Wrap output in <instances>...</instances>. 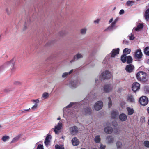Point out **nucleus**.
Instances as JSON below:
<instances>
[{
  "instance_id": "1",
  "label": "nucleus",
  "mask_w": 149,
  "mask_h": 149,
  "mask_svg": "<svg viewBox=\"0 0 149 149\" xmlns=\"http://www.w3.org/2000/svg\"><path fill=\"white\" fill-rule=\"evenodd\" d=\"M136 78L138 80L142 82H145L147 80L146 74L143 71L138 72L136 75Z\"/></svg>"
},
{
  "instance_id": "2",
  "label": "nucleus",
  "mask_w": 149,
  "mask_h": 149,
  "mask_svg": "<svg viewBox=\"0 0 149 149\" xmlns=\"http://www.w3.org/2000/svg\"><path fill=\"white\" fill-rule=\"evenodd\" d=\"M112 75L111 72L108 71L104 72L101 75V78L102 79H109L112 77Z\"/></svg>"
},
{
  "instance_id": "3",
  "label": "nucleus",
  "mask_w": 149,
  "mask_h": 149,
  "mask_svg": "<svg viewBox=\"0 0 149 149\" xmlns=\"http://www.w3.org/2000/svg\"><path fill=\"white\" fill-rule=\"evenodd\" d=\"M113 86L111 84H108L104 85L103 87V90L104 92L106 93H109L112 91L113 89Z\"/></svg>"
},
{
  "instance_id": "4",
  "label": "nucleus",
  "mask_w": 149,
  "mask_h": 149,
  "mask_svg": "<svg viewBox=\"0 0 149 149\" xmlns=\"http://www.w3.org/2000/svg\"><path fill=\"white\" fill-rule=\"evenodd\" d=\"M148 99L146 96H142L139 99V102L140 104L143 106L147 105L148 103Z\"/></svg>"
},
{
  "instance_id": "5",
  "label": "nucleus",
  "mask_w": 149,
  "mask_h": 149,
  "mask_svg": "<svg viewBox=\"0 0 149 149\" xmlns=\"http://www.w3.org/2000/svg\"><path fill=\"white\" fill-rule=\"evenodd\" d=\"M63 127L62 123L60 122H59L57 125L55 126L54 130L55 133L58 134L59 133V131L61 130Z\"/></svg>"
},
{
  "instance_id": "6",
  "label": "nucleus",
  "mask_w": 149,
  "mask_h": 149,
  "mask_svg": "<svg viewBox=\"0 0 149 149\" xmlns=\"http://www.w3.org/2000/svg\"><path fill=\"white\" fill-rule=\"evenodd\" d=\"M69 130L70 132L71 135H74L78 132L79 129L77 126H74L70 127Z\"/></svg>"
},
{
  "instance_id": "7",
  "label": "nucleus",
  "mask_w": 149,
  "mask_h": 149,
  "mask_svg": "<svg viewBox=\"0 0 149 149\" xmlns=\"http://www.w3.org/2000/svg\"><path fill=\"white\" fill-rule=\"evenodd\" d=\"M103 106L102 102L101 101H98L95 103L94 108L95 110L98 111L102 109Z\"/></svg>"
},
{
  "instance_id": "8",
  "label": "nucleus",
  "mask_w": 149,
  "mask_h": 149,
  "mask_svg": "<svg viewBox=\"0 0 149 149\" xmlns=\"http://www.w3.org/2000/svg\"><path fill=\"white\" fill-rule=\"evenodd\" d=\"M79 82L77 80L71 81L69 84V86L71 88H75L79 84Z\"/></svg>"
},
{
  "instance_id": "9",
  "label": "nucleus",
  "mask_w": 149,
  "mask_h": 149,
  "mask_svg": "<svg viewBox=\"0 0 149 149\" xmlns=\"http://www.w3.org/2000/svg\"><path fill=\"white\" fill-rule=\"evenodd\" d=\"M114 139L113 137L111 136H107L106 138V142L108 144H111L113 143Z\"/></svg>"
},
{
  "instance_id": "10",
  "label": "nucleus",
  "mask_w": 149,
  "mask_h": 149,
  "mask_svg": "<svg viewBox=\"0 0 149 149\" xmlns=\"http://www.w3.org/2000/svg\"><path fill=\"white\" fill-rule=\"evenodd\" d=\"M134 68V67L133 65L129 64L126 66L125 70L128 72L131 73L133 71Z\"/></svg>"
},
{
  "instance_id": "11",
  "label": "nucleus",
  "mask_w": 149,
  "mask_h": 149,
  "mask_svg": "<svg viewBox=\"0 0 149 149\" xmlns=\"http://www.w3.org/2000/svg\"><path fill=\"white\" fill-rule=\"evenodd\" d=\"M132 90L135 92L140 88V84L137 82L134 83L132 86Z\"/></svg>"
},
{
  "instance_id": "12",
  "label": "nucleus",
  "mask_w": 149,
  "mask_h": 149,
  "mask_svg": "<svg viewBox=\"0 0 149 149\" xmlns=\"http://www.w3.org/2000/svg\"><path fill=\"white\" fill-rule=\"evenodd\" d=\"M104 132L107 134H111L113 131V128L111 127H106L104 128Z\"/></svg>"
},
{
  "instance_id": "13",
  "label": "nucleus",
  "mask_w": 149,
  "mask_h": 149,
  "mask_svg": "<svg viewBox=\"0 0 149 149\" xmlns=\"http://www.w3.org/2000/svg\"><path fill=\"white\" fill-rule=\"evenodd\" d=\"M119 48L113 49L111 52V56L112 57H114L115 56L119 54Z\"/></svg>"
},
{
  "instance_id": "14",
  "label": "nucleus",
  "mask_w": 149,
  "mask_h": 149,
  "mask_svg": "<svg viewBox=\"0 0 149 149\" xmlns=\"http://www.w3.org/2000/svg\"><path fill=\"white\" fill-rule=\"evenodd\" d=\"M127 116L125 114L122 113L120 115L119 118L121 121L123 122L126 121L127 119Z\"/></svg>"
},
{
  "instance_id": "15",
  "label": "nucleus",
  "mask_w": 149,
  "mask_h": 149,
  "mask_svg": "<svg viewBox=\"0 0 149 149\" xmlns=\"http://www.w3.org/2000/svg\"><path fill=\"white\" fill-rule=\"evenodd\" d=\"M142 53L140 50H137L135 54V57L139 59L141 58Z\"/></svg>"
},
{
  "instance_id": "16",
  "label": "nucleus",
  "mask_w": 149,
  "mask_h": 149,
  "mask_svg": "<svg viewBox=\"0 0 149 149\" xmlns=\"http://www.w3.org/2000/svg\"><path fill=\"white\" fill-rule=\"evenodd\" d=\"M74 104V103L73 102H71L69 105L64 107L63 109V112H66L67 113H69V111L70 109V108L73 104Z\"/></svg>"
},
{
  "instance_id": "17",
  "label": "nucleus",
  "mask_w": 149,
  "mask_h": 149,
  "mask_svg": "<svg viewBox=\"0 0 149 149\" xmlns=\"http://www.w3.org/2000/svg\"><path fill=\"white\" fill-rule=\"evenodd\" d=\"M127 100L128 102L131 103H134L135 102V100L134 97L130 95L127 96Z\"/></svg>"
},
{
  "instance_id": "18",
  "label": "nucleus",
  "mask_w": 149,
  "mask_h": 149,
  "mask_svg": "<svg viewBox=\"0 0 149 149\" xmlns=\"http://www.w3.org/2000/svg\"><path fill=\"white\" fill-rule=\"evenodd\" d=\"M119 114L118 112L116 110H113L112 111L111 116L113 119H115L117 117Z\"/></svg>"
},
{
  "instance_id": "19",
  "label": "nucleus",
  "mask_w": 149,
  "mask_h": 149,
  "mask_svg": "<svg viewBox=\"0 0 149 149\" xmlns=\"http://www.w3.org/2000/svg\"><path fill=\"white\" fill-rule=\"evenodd\" d=\"M73 69H72L68 72H65L63 73L62 75V77L63 79H66L68 75L71 74L73 72Z\"/></svg>"
},
{
  "instance_id": "20",
  "label": "nucleus",
  "mask_w": 149,
  "mask_h": 149,
  "mask_svg": "<svg viewBox=\"0 0 149 149\" xmlns=\"http://www.w3.org/2000/svg\"><path fill=\"white\" fill-rule=\"evenodd\" d=\"M72 142L73 145L74 146L78 145L79 143V141L76 137L73 138L72 140Z\"/></svg>"
},
{
  "instance_id": "21",
  "label": "nucleus",
  "mask_w": 149,
  "mask_h": 149,
  "mask_svg": "<svg viewBox=\"0 0 149 149\" xmlns=\"http://www.w3.org/2000/svg\"><path fill=\"white\" fill-rule=\"evenodd\" d=\"M52 136L51 135H49L47 136L45 139V143L46 146H47L49 143L50 142V140L51 139Z\"/></svg>"
},
{
  "instance_id": "22",
  "label": "nucleus",
  "mask_w": 149,
  "mask_h": 149,
  "mask_svg": "<svg viewBox=\"0 0 149 149\" xmlns=\"http://www.w3.org/2000/svg\"><path fill=\"white\" fill-rule=\"evenodd\" d=\"M91 109L89 107H86L84 109L83 113L85 114H90L91 113Z\"/></svg>"
},
{
  "instance_id": "23",
  "label": "nucleus",
  "mask_w": 149,
  "mask_h": 149,
  "mask_svg": "<svg viewBox=\"0 0 149 149\" xmlns=\"http://www.w3.org/2000/svg\"><path fill=\"white\" fill-rule=\"evenodd\" d=\"M126 109L128 112V115H132L134 113V110L133 108L130 107H128Z\"/></svg>"
},
{
  "instance_id": "24",
  "label": "nucleus",
  "mask_w": 149,
  "mask_h": 149,
  "mask_svg": "<svg viewBox=\"0 0 149 149\" xmlns=\"http://www.w3.org/2000/svg\"><path fill=\"white\" fill-rule=\"evenodd\" d=\"M83 57V55L80 53H78L74 57V60H78Z\"/></svg>"
},
{
  "instance_id": "25",
  "label": "nucleus",
  "mask_w": 149,
  "mask_h": 149,
  "mask_svg": "<svg viewBox=\"0 0 149 149\" xmlns=\"http://www.w3.org/2000/svg\"><path fill=\"white\" fill-rule=\"evenodd\" d=\"M144 16L146 20L148 21L149 20V8L146 11Z\"/></svg>"
},
{
  "instance_id": "26",
  "label": "nucleus",
  "mask_w": 149,
  "mask_h": 149,
  "mask_svg": "<svg viewBox=\"0 0 149 149\" xmlns=\"http://www.w3.org/2000/svg\"><path fill=\"white\" fill-rule=\"evenodd\" d=\"M87 31V28L86 27H84L80 30V33L81 35H85L86 34Z\"/></svg>"
},
{
  "instance_id": "27",
  "label": "nucleus",
  "mask_w": 149,
  "mask_h": 149,
  "mask_svg": "<svg viewBox=\"0 0 149 149\" xmlns=\"http://www.w3.org/2000/svg\"><path fill=\"white\" fill-rule=\"evenodd\" d=\"M15 61L13 59H12L10 61H8L6 63L7 65L9 66H12L13 68V66L14 65Z\"/></svg>"
},
{
  "instance_id": "28",
  "label": "nucleus",
  "mask_w": 149,
  "mask_h": 149,
  "mask_svg": "<svg viewBox=\"0 0 149 149\" xmlns=\"http://www.w3.org/2000/svg\"><path fill=\"white\" fill-rule=\"evenodd\" d=\"M49 96V94L47 92H45L42 95V100L46 99Z\"/></svg>"
},
{
  "instance_id": "29",
  "label": "nucleus",
  "mask_w": 149,
  "mask_h": 149,
  "mask_svg": "<svg viewBox=\"0 0 149 149\" xmlns=\"http://www.w3.org/2000/svg\"><path fill=\"white\" fill-rule=\"evenodd\" d=\"M143 27V25L142 24H139L137 25V27L136 28H134L133 29H134L136 31H139Z\"/></svg>"
},
{
  "instance_id": "30",
  "label": "nucleus",
  "mask_w": 149,
  "mask_h": 149,
  "mask_svg": "<svg viewBox=\"0 0 149 149\" xmlns=\"http://www.w3.org/2000/svg\"><path fill=\"white\" fill-rule=\"evenodd\" d=\"M131 50L130 49H128L127 48H125L123 51V53L124 54L127 55L130 53L131 52Z\"/></svg>"
},
{
  "instance_id": "31",
  "label": "nucleus",
  "mask_w": 149,
  "mask_h": 149,
  "mask_svg": "<svg viewBox=\"0 0 149 149\" xmlns=\"http://www.w3.org/2000/svg\"><path fill=\"white\" fill-rule=\"evenodd\" d=\"M126 61L127 63H130L132 62V58L131 56H129L127 57Z\"/></svg>"
},
{
  "instance_id": "32",
  "label": "nucleus",
  "mask_w": 149,
  "mask_h": 149,
  "mask_svg": "<svg viewBox=\"0 0 149 149\" xmlns=\"http://www.w3.org/2000/svg\"><path fill=\"white\" fill-rule=\"evenodd\" d=\"M127 56L125 54H123L121 57V60L122 62L123 63H125L126 61Z\"/></svg>"
},
{
  "instance_id": "33",
  "label": "nucleus",
  "mask_w": 149,
  "mask_h": 149,
  "mask_svg": "<svg viewBox=\"0 0 149 149\" xmlns=\"http://www.w3.org/2000/svg\"><path fill=\"white\" fill-rule=\"evenodd\" d=\"M94 140L96 143H99L101 140V139L100 137V136L97 135L95 136L94 139Z\"/></svg>"
},
{
  "instance_id": "34",
  "label": "nucleus",
  "mask_w": 149,
  "mask_h": 149,
  "mask_svg": "<svg viewBox=\"0 0 149 149\" xmlns=\"http://www.w3.org/2000/svg\"><path fill=\"white\" fill-rule=\"evenodd\" d=\"M144 52L146 55L149 56V47H147L145 49Z\"/></svg>"
},
{
  "instance_id": "35",
  "label": "nucleus",
  "mask_w": 149,
  "mask_h": 149,
  "mask_svg": "<svg viewBox=\"0 0 149 149\" xmlns=\"http://www.w3.org/2000/svg\"><path fill=\"white\" fill-rule=\"evenodd\" d=\"M116 23L115 22H113L111 24V25L109 26L107 29H112L114 27Z\"/></svg>"
},
{
  "instance_id": "36",
  "label": "nucleus",
  "mask_w": 149,
  "mask_h": 149,
  "mask_svg": "<svg viewBox=\"0 0 149 149\" xmlns=\"http://www.w3.org/2000/svg\"><path fill=\"white\" fill-rule=\"evenodd\" d=\"M144 146L147 148H149V141H146L143 142Z\"/></svg>"
},
{
  "instance_id": "37",
  "label": "nucleus",
  "mask_w": 149,
  "mask_h": 149,
  "mask_svg": "<svg viewBox=\"0 0 149 149\" xmlns=\"http://www.w3.org/2000/svg\"><path fill=\"white\" fill-rule=\"evenodd\" d=\"M55 148L56 149H64L63 146L62 145H56L55 146Z\"/></svg>"
},
{
  "instance_id": "38",
  "label": "nucleus",
  "mask_w": 149,
  "mask_h": 149,
  "mask_svg": "<svg viewBox=\"0 0 149 149\" xmlns=\"http://www.w3.org/2000/svg\"><path fill=\"white\" fill-rule=\"evenodd\" d=\"M116 145L118 148H121L122 146V143L120 141L117 142L116 143Z\"/></svg>"
},
{
  "instance_id": "39",
  "label": "nucleus",
  "mask_w": 149,
  "mask_h": 149,
  "mask_svg": "<svg viewBox=\"0 0 149 149\" xmlns=\"http://www.w3.org/2000/svg\"><path fill=\"white\" fill-rule=\"evenodd\" d=\"M134 3V2L130 1H128L127 2V4L128 6H132Z\"/></svg>"
},
{
  "instance_id": "40",
  "label": "nucleus",
  "mask_w": 149,
  "mask_h": 149,
  "mask_svg": "<svg viewBox=\"0 0 149 149\" xmlns=\"http://www.w3.org/2000/svg\"><path fill=\"white\" fill-rule=\"evenodd\" d=\"M38 104L37 103H35L34 105H33L31 108V109L33 111L37 109Z\"/></svg>"
},
{
  "instance_id": "41",
  "label": "nucleus",
  "mask_w": 149,
  "mask_h": 149,
  "mask_svg": "<svg viewBox=\"0 0 149 149\" xmlns=\"http://www.w3.org/2000/svg\"><path fill=\"white\" fill-rule=\"evenodd\" d=\"M9 137L7 136H4L2 138V140L5 142L9 139Z\"/></svg>"
},
{
  "instance_id": "42",
  "label": "nucleus",
  "mask_w": 149,
  "mask_h": 149,
  "mask_svg": "<svg viewBox=\"0 0 149 149\" xmlns=\"http://www.w3.org/2000/svg\"><path fill=\"white\" fill-rule=\"evenodd\" d=\"M19 136H17L14 138L12 140V142L14 143L17 142L19 140Z\"/></svg>"
},
{
  "instance_id": "43",
  "label": "nucleus",
  "mask_w": 149,
  "mask_h": 149,
  "mask_svg": "<svg viewBox=\"0 0 149 149\" xmlns=\"http://www.w3.org/2000/svg\"><path fill=\"white\" fill-rule=\"evenodd\" d=\"M140 122L141 123H144L145 122V117L142 116L141 117L140 119Z\"/></svg>"
},
{
  "instance_id": "44",
  "label": "nucleus",
  "mask_w": 149,
  "mask_h": 149,
  "mask_svg": "<svg viewBox=\"0 0 149 149\" xmlns=\"http://www.w3.org/2000/svg\"><path fill=\"white\" fill-rule=\"evenodd\" d=\"M30 109L29 108L28 109L20 110L19 111H21V114H23L28 112Z\"/></svg>"
},
{
  "instance_id": "45",
  "label": "nucleus",
  "mask_w": 149,
  "mask_h": 149,
  "mask_svg": "<svg viewBox=\"0 0 149 149\" xmlns=\"http://www.w3.org/2000/svg\"><path fill=\"white\" fill-rule=\"evenodd\" d=\"M108 99L109 100V102L108 104V107H110L112 105V103L110 98H109Z\"/></svg>"
},
{
  "instance_id": "46",
  "label": "nucleus",
  "mask_w": 149,
  "mask_h": 149,
  "mask_svg": "<svg viewBox=\"0 0 149 149\" xmlns=\"http://www.w3.org/2000/svg\"><path fill=\"white\" fill-rule=\"evenodd\" d=\"M129 39L130 40H133L134 38V35H133L132 34H131L130 35H129Z\"/></svg>"
},
{
  "instance_id": "47",
  "label": "nucleus",
  "mask_w": 149,
  "mask_h": 149,
  "mask_svg": "<svg viewBox=\"0 0 149 149\" xmlns=\"http://www.w3.org/2000/svg\"><path fill=\"white\" fill-rule=\"evenodd\" d=\"M7 14L8 15H10L11 13V10L8 8H6V10Z\"/></svg>"
},
{
  "instance_id": "48",
  "label": "nucleus",
  "mask_w": 149,
  "mask_h": 149,
  "mask_svg": "<svg viewBox=\"0 0 149 149\" xmlns=\"http://www.w3.org/2000/svg\"><path fill=\"white\" fill-rule=\"evenodd\" d=\"M37 149H43V145L40 144L38 145Z\"/></svg>"
},
{
  "instance_id": "49",
  "label": "nucleus",
  "mask_w": 149,
  "mask_h": 149,
  "mask_svg": "<svg viewBox=\"0 0 149 149\" xmlns=\"http://www.w3.org/2000/svg\"><path fill=\"white\" fill-rule=\"evenodd\" d=\"M61 36H63L64 34V32L63 31H61L58 33Z\"/></svg>"
},
{
  "instance_id": "50",
  "label": "nucleus",
  "mask_w": 149,
  "mask_h": 149,
  "mask_svg": "<svg viewBox=\"0 0 149 149\" xmlns=\"http://www.w3.org/2000/svg\"><path fill=\"white\" fill-rule=\"evenodd\" d=\"M112 125L113 126L115 127L117 126L118 125L117 122L116 121H113L112 123Z\"/></svg>"
},
{
  "instance_id": "51",
  "label": "nucleus",
  "mask_w": 149,
  "mask_h": 149,
  "mask_svg": "<svg viewBox=\"0 0 149 149\" xmlns=\"http://www.w3.org/2000/svg\"><path fill=\"white\" fill-rule=\"evenodd\" d=\"M32 102H35V103L38 104L39 102V100L38 99H36V100H32Z\"/></svg>"
},
{
  "instance_id": "52",
  "label": "nucleus",
  "mask_w": 149,
  "mask_h": 149,
  "mask_svg": "<svg viewBox=\"0 0 149 149\" xmlns=\"http://www.w3.org/2000/svg\"><path fill=\"white\" fill-rule=\"evenodd\" d=\"M106 147V146L105 145H103L102 144L100 145V149H104Z\"/></svg>"
},
{
  "instance_id": "53",
  "label": "nucleus",
  "mask_w": 149,
  "mask_h": 149,
  "mask_svg": "<svg viewBox=\"0 0 149 149\" xmlns=\"http://www.w3.org/2000/svg\"><path fill=\"white\" fill-rule=\"evenodd\" d=\"M124 13V10L122 9V10H121L120 11L119 14L120 15H122V14H123Z\"/></svg>"
},
{
  "instance_id": "54",
  "label": "nucleus",
  "mask_w": 149,
  "mask_h": 149,
  "mask_svg": "<svg viewBox=\"0 0 149 149\" xmlns=\"http://www.w3.org/2000/svg\"><path fill=\"white\" fill-rule=\"evenodd\" d=\"M99 20L97 19L94 21V22L95 23H98L99 22Z\"/></svg>"
},
{
  "instance_id": "55",
  "label": "nucleus",
  "mask_w": 149,
  "mask_h": 149,
  "mask_svg": "<svg viewBox=\"0 0 149 149\" xmlns=\"http://www.w3.org/2000/svg\"><path fill=\"white\" fill-rule=\"evenodd\" d=\"M15 84L17 85H19L20 84V83L19 81H15Z\"/></svg>"
},
{
  "instance_id": "56",
  "label": "nucleus",
  "mask_w": 149,
  "mask_h": 149,
  "mask_svg": "<svg viewBox=\"0 0 149 149\" xmlns=\"http://www.w3.org/2000/svg\"><path fill=\"white\" fill-rule=\"evenodd\" d=\"M113 21V18H111V19H110V20H109V23H111Z\"/></svg>"
},
{
  "instance_id": "57",
  "label": "nucleus",
  "mask_w": 149,
  "mask_h": 149,
  "mask_svg": "<svg viewBox=\"0 0 149 149\" xmlns=\"http://www.w3.org/2000/svg\"><path fill=\"white\" fill-rule=\"evenodd\" d=\"M118 18H116L114 21L113 22H115V23H116V22H117V21H118Z\"/></svg>"
},
{
  "instance_id": "58",
  "label": "nucleus",
  "mask_w": 149,
  "mask_h": 149,
  "mask_svg": "<svg viewBox=\"0 0 149 149\" xmlns=\"http://www.w3.org/2000/svg\"><path fill=\"white\" fill-rule=\"evenodd\" d=\"M75 60H74V59L73 58V59H72V60H71V61H70V63H72Z\"/></svg>"
},
{
  "instance_id": "59",
  "label": "nucleus",
  "mask_w": 149,
  "mask_h": 149,
  "mask_svg": "<svg viewBox=\"0 0 149 149\" xmlns=\"http://www.w3.org/2000/svg\"><path fill=\"white\" fill-rule=\"evenodd\" d=\"M147 63L148 64H149V59H148L147 61Z\"/></svg>"
},
{
  "instance_id": "60",
  "label": "nucleus",
  "mask_w": 149,
  "mask_h": 149,
  "mask_svg": "<svg viewBox=\"0 0 149 149\" xmlns=\"http://www.w3.org/2000/svg\"><path fill=\"white\" fill-rule=\"evenodd\" d=\"M147 111L148 113H149V107L147 109Z\"/></svg>"
},
{
  "instance_id": "61",
  "label": "nucleus",
  "mask_w": 149,
  "mask_h": 149,
  "mask_svg": "<svg viewBox=\"0 0 149 149\" xmlns=\"http://www.w3.org/2000/svg\"><path fill=\"white\" fill-rule=\"evenodd\" d=\"M65 136H62V138L64 139Z\"/></svg>"
},
{
  "instance_id": "62",
  "label": "nucleus",
  "mask_w": 149,
  "mask_h": 149,
  "mask_svg": "<svg viewBox=\"0 0 149 149\" xmlns=\"http://www.w3.org/2000/svg\"><path fill=\"white\" fill-rule=\"evenodd\" d=\"M57 119L58 120H60L61 119V118L60 117H59Z\"/></svg>"
},
{
  "instance_id": "63",
  "label": "nucleus",
  "mask_w": 149,
  "mask_h": 149,
  "mask_svg": "<svg viewBox=\"0 0 149 149\" xmlns=\"http://www.w3.org/2000/svg\"><path fill=\"white\" fill-rule=\"evenodd\" d=\"M123 43L124 44H126V41L125 40H124L123 41Z\"/></svg>"
},
{
  "instance_id": "64",
  "label": "nucleus",
  "mask_w": 149,
  "mask_h": 149,
  "mask_svg": "<svg viewBox=\"0 0 149 149\" xmlns=\"http://www.w3.org/2000/svg\"><path fill=\"white\" fill-rule=\"evenodd\" d=\"M97 81V79H95V81L96 82Z\"/></svg>"
}]
</instances>
